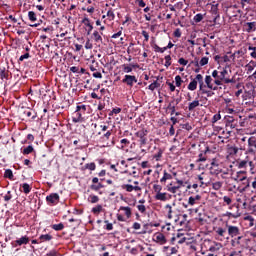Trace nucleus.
<instances>
[{
	"instance_id": "9b49d317",
	"label": "nucleus",
	"mask_w": 256,
	"mask_h": 256,
	"mask_svg": "<svg viewBox=\"0 0 256 256\" xmlns=\"http://www.w3.org/2000/svg\"><path fill=\"white\" fill-rule=\"evenodd\" d=\"M83 25H84V29L86 31V33H91L93 31V25H91V21H89L88 18H85L82 21Z\"/></svg>"
},
{
	"instance_id": "4468645a",
	"label": "nucleus",
	"mask_w": 256,
	"mask_h": 256,
	"mask_svg": "<svg viewBox=\"0 0 256 256\" xmlns=\"http://www.w3.org/2000/svg\"><path fill=\"white\" fill-rule=\"evenodd\" d=\"M244 29L248 33H251V31H256V22H248L244 24Z\"/></svg>"
},
{
	"instance_id": "a211bd4d",
	"label": "nucleus",
	"mask_w": 256,
	"mask_h": 256,
	"mask_svg": "<svg viewBox=\"0 0 256 256\" xmlns=\"http://www.w3.org/2000/svg\"><path fill=\"white\" fill-rule=\"evenodd\" d=\"M196 107H199V100H194L188 105V110L189 111H194Z\"/></svg>"
},
{
	"instance_id": "2eb2a0df",
	"label": "nucleus",
	"mask_w": 256,
	"mask_h": 256,
	"mask_svg": "<svg viewBox=\"0 0 256 256\" xmlns=\"http://www.w3.org/2000/svg\"><path fill=\"white\" fill-rule=\"evenodd\" d=\"M199 83V80H197V77H195V79H193L189 85H188V90L189 91H195V89H197V84Z\"/></svg>"
},
{
	"instance_id": "ddd939ff",
	"label": "nucleus",
	"mask_w": 256,
	"mask_h": 256,
	"mask_svg": "<svg viewBox=\"0 0 256 256\" xmlns=\"http://www.w3.org/2000/svg\"><path fill=\"white\" fill-rule=\"evenodd\" d=\"M177 184L178 186H172V187H169L168 186V191L169 193H177V190L178 189H181V187H184L185 185L183 184V181L182 180H177Z\"/></svg>"
},
{
	"instance_id": "f8f14e48",
	"label": "nucleus",
	"mask_w": 256,
	"mask_h": 256,
	"mask_svg": "<svg viewBox=\"0 0 256 256\" xmlns=\"http://www.w3.org/2000/svg\"><path fill=\"white\" fill-rule=\"evenodd\" d=\"M15 243V247H17V245L19 247H21V245H27L29 243V236H22L21 238L17 239Z\"/></svg>"
},
{
	"instance_id": "423d86ee",
	"label": "nucleus",
	"mask_w": 256,
	"mask_h": 256,
	"mask_svg": "<svg viewBox=\"0 0 256 256\" xmlns=\"http://www.w3.org/2000/svg\"><path fill=\"white\" fill-rule=\"evenodd\" d=\"M227 229H228V235L232 238L237 237V235H241L239 227L237 226L227 225Z\"/></svg>"
},
{
	"instance_id": "3c124183",
	"label": "nucleus",
	"mask_w": 256,
	"mask_h": 256,
	"mask_svg": "<svg viewBox=\"0 0 256 256\" xmlns=\"http://www.w3.org/2000/svg\"><path fill=\"white\" fill-rule=\"evenodd\" d=\"M137 209H138V211H140V213H145V211H147V208L143 204L138 205Z\"/></svg>"
},
{
	"instance_id": "20e7f679",
	"label": "nucleus",
	"mask_w": 256,
	"mask_h": 256,
	"mask_svg": "<svg viewBox=\"0 0 256 256\" xmlns=\"http://www.w3.org/2000/svg\"><path fill=\"white\" fill-rule=\"evenodd\" d=\"M122 83H125L128 87H133V85L137 83V77L133 75H125L122 79Z\"/></svg>"
},
{
	"instance_id": "864d4df0",
	"label": "nucleus",
	"mask_w": 256,
	"mask_h": 256,
	"mask_svg": "<svg viewBox=\"0 0 256 256\" xmlns=\"http://www.w3.org/2000/svg\"><path fill=\"white\" fill-rule=\"evenodd\" d=\"M221 119V114H215L212 118V123H217Z\"/></svg>"
},
{
	"instance_id": "ea45409f",
	"label": "nucleus",
	"mask_w": 256,
	"mask_h": 256,
	"mask_svg": "<svg viewBox=\"0 0 256 256\" xmlns=\"http://www.w3.org/2000/svg\"><path fill=\"white\" fill-rule=\"evenodd\" d=\"M167 109H169V111H171V115H175V105H173V102H170L169 105L167 106Z\"/></svg>"
},
{
	"instance_id": "de8ad7c7",
	"label": "nucleus",
	"mask_w": 256,
	"mask_h": 256,
	"mask_svg": "<svg viewBox=\"0 0 256 256\" xmlns=\"http://www.w3.org/2000/svg\"><path fill=\"white\" fill-rule=\"evenodd\" d=\"M29 57H31V55L29 53H25L23 55L20 56L18 61H25V59H29Z\"/></svg>"
},
{
	"instance_id": "b1692460",
	"label": "nucleus",
	"mask_w": 256,
	"mask_h": 256,
	"mask_svg": "<svg viewBox=\"0 0 256 256\" xmlns=\"http://www.w3.org/2000/svg\"><path fill=\"white\" fill-rule=\"evenodd\" d=\"M22 189H23V193H25L26 195H29V193H31V186L27 183H24L22 185Z\"/></svg>"
},
{
	"instance_id": "7c9ffc66",
	"label": "nucleus",
	"mask_w": 256,
	"mask_h": 256,
	"mask_svg": "<svg viewBox=\"0 0 256 256\" xmlns=\"http://www.w3.org/2000/svg\"><path fill=\"white\" fill-rule=\"evenodd\" d=\"M205 161H207V157H205L203 153H200L198 155V159L196 160V163H205Z\"/></svg>"
},
{
	"instance_id": "f257e3e1",
	"label": "nucleus",
	"mask_w": 256,
	"mask_h": 256,
	"mask_svg": "<svg viewBox=\"0 0 256 256\" xmlns=\"http://www.w3.org/2000/svg\"><path fill=\"white\" fill-rule=\"evenodd\" d=\"M196 79L198 81L199 91L202 93V95H207V97H213V95H215V92L205 90V82H203V75L197 74Z\"/></svg>"
},
{
	"instance_id": "2f4dec72",
	"label": "nucleus",
	"mask_w": 256,
	"mask_h": 256,
	"mask_svg": "<svg viewBox=\"0 0 256 256\" xmlns=\"http://www.w3.org/2000/svg\"><path fill=\"white\" fill-rule=\"evenodd\" d=\"M53 239V236L50 234H44L40 236V241H51Z\"/></svg>"
},
{
	"instance_id": "603ef678",
	"label": "nucleus",
	"mask_w": 256,
	"mask_h": 256,
	"mask_svg": "<svg viewBox=\"0 0 256 256\" xmlns=\"http://www.w3.org/2000/svg\"><path fill=\"white\" fill-rule=\"evenodd\" d=\"M243 239V236H238L234 240H232V243H236V245H241V240Z\"/></svg>"
},
{
	"instance_id": "bf43d9fd",
	"label": "nucleus",
	"mask_w": 256,
	"mask_h": 256,
	"mask_svg": "<svg viewBox=\"0 0 256 256\" xmlns=\"http://www.w3.org/2000/svg\"><path fill=\"white\" fill-rule=\"evenodd\" d=\"M182 129H185L186 131H191L193 127L189 123H186L182 126Z\"/></svg>"
},
{
	"instance_id": "1a4fd4ad",
	"label": "nucleus",
	"mask_w": 256,
	"mask_h": 256,
	"mask_svg": "<svg viewBox=\"0 0 256 256\" xmlns=\"http://www.w3.org/2000/svg\"><path fill=\"white\" fill-rule=\"evenodd\" d=\"M245 174L244 171H239L237 172V174L235 175V177H233L234 181H246V187H249V180H247V176H242Z\"/></svg>"
},
{
	"instance_id": "412c9836",
	"label": "nucleus",
	"mask_w": 256,
	"mask_h": 256,
	"mask_svg": "<svg viewBox=\"0 0 256 256\" xmlns=\"http://www.w3.org/2000/svg\"><path fill=\"white\" fill-rule=\"evenodd\" d=\"M205 18V14L198 13L194 16L193 21L194 23H201L202 19Z\"/></svg>"
},
{
	"instance_id": "4c0bfd02",
	"label": "nucleus",
	"mask_w": 256,
	"mask_h": 256,
	"mask_svg": "<svg viewBox=\"0 0 256 256\" xmlns=\"http://www.w3.org/2000/svg\"><path fill=\"white\" fill-rule=\"evenodd\" d=\"M209 63V58L208 57H203L200 60V67H205Z\"/></svg>"
},
{
	"instance_id": "37998d69",
	"label": "nucleus",
	"mask_w": 256,
	"mask_h": 256,
	"mask_svg": "<svg viewBox=\"0 0 256 256\" xmlns=\"http://www.w3.org/2000/svg\"><path fill=\"white\" fill-rule=\"evenodd\" d=\"M245 167H247V161L246 160H242L238 163V169H245Z\"/></svg>"
},
{
	"instance_id": "473e14b6",
	"label": "nucleus",
	"mask_w": 256,
	"mask_h": 256,
	"mask_svg": "<svg viewBox=\"0 0 256 256\" xmlns=\"http://www.w3.org/2000/svg\"><path fill=\"white\" fill-rule=\"evenodd\" d=\"M4 177H6L7 179H13V171L11 169L5 170Z\"/></svg>"
},
{
	"instance_id": "f704fd0d",
	"label": "nucleus",
	"mask_w": 256,
	"mask_h": 256,
	"mask_svg": "<svg viewBox=\"0 0 256 256\" xmlns=\"http://www.w3.org/2000/svg\"><path fill=\"white\" fill-rule=\"evenodd\" d=\"M122 189H125L128 193H132L133 185H131V184H124V185H122Z\"/></svg>"
},
{
	"instance_id": "a878e982",
	"label": "nucleus",
	"mask_w": 256,
	"mask_h": 256,
	"mask_svg": "<svg viewBox=\"0 0 256 256\" xmlns=\"http://www.w3.org/2000/svg\"><path fill=\"white\" fill-rule=\"evenodd\" d=\"M28 19L30 21H33V22L37 21V14L33 11H29L28 12Z\"/></svg>"
},
{
	"instance_id": "6e6552de",
	"label": "nucleus",
	"mask_w": 256,
	"mask_h": 256,
	"mask_svg": "<svg viewBox=\"0 0 256 256\" xmlns=\"http://www.w3.org/2000/svg\"><path fill=\"white\" fill-rule=\"evenodd\" d=\"M248 152L249 153H256V138L255 137H250L248 139Z\"/></svg>"
},
{
	"instance_id": "79ce46f5",
	"label": "nucleus",
	"mask_w": 256,
	"mask_h": 256,
	"mask_svg": "<svg viewBox=\"0 0 256 256\" xmlns=\"http://www.w3.org/2000/svg\"><path fill=\"white\" fill-rule=\"evenodd\" d=\"M165 67H171V55L165 56Z\"/></svg>"
},
{
	"instance_id": "4d7b16f0",
	"label": "nucleus",
	"mask_w": 256,
	"mask_h": 256,
	"mask_svg": "<svg viewBox=\"0 0 256 256\" xmlns=\"http://www.w3.org/2000/svg\"><path fill=\"white\" fill-rule=\"evenodd\" d=\"M195 201L197 200L194 199L193 196H190L188 199V205H191V207H193V205H195Z\"/></svg>"
},
{
	"instance_id": "e2e57ef3",
	"label": "nucleus",
	"mask_w": 256,
	"mask_h": 256,
	"mask_svg": "<svg viewBox=\"0 0 256 256\" xmlns=\"http://www.w3.org/2000/svg\"><path fill=\"white\" fill-rule=\"evenodd\" d=\"M247 73H251L254 69L253 65H251V62L246 65Z\"/></svg>"
},
{
	"instance_id": "a18cd8bd",
	"label": "nucleus",
	"mask_w": 256,
	"mask_h": 256,
	"mask_svg": "<svg viewBox=\"0 0 256 256\" xmlns=\"http://www.w3.org/2000/svg\"><path fill=\"white\" fill-rule=\"evenodd\" d=\"M77 111H81L83 113H85V111H87V106L86 105H78L76 107Z\"/></svg>"
},
{
	"instance_id": "c9c22d12",
	"label": "nucleus",
	"mask_w": 256,
	"mask_h": 256,
	"mask_svg": "<svg viewBox=\"0 0 256 256\" xmlns=\"http://www.w3.org/2000/svg\"><path fill=\"white\" fill-rule=\"evenodd\" d=\"M123 72L124 73H131V71H133V66H129V65H123L122 66Z\"/></svg>"
},
{
	"instance_id": "bb28decb",
	"label": "nucleus",
	"mask_w": 256,
	"mask_h": 256,
	"mask_svg": "<svg viewBox=\"0 0 256 256\" xmlns=\"http://www.w3.org/2000/svg\"><path fill=\"white\" fill-rule=\"evenodd\" d=\"M85 169H89V171H95L97 169V165L94 162L85 164Z\"/></svg>"
},
{
	"instance_id": "774afa93",
	"label": "nucleus",
	"mask_w": 256,
	"mask_h": 256,
	"mask_svg": "<svg viewBox=\"0 0 256 256\" xmlns=\"http://www.w3.org/2000/svg\"><path fill=\"white\" fill-rule=\"evenodd\" d=\"M212 77H213L214 79H219V71L214 70V71L212 72Z\"/></svg>"
},
{
	"instance_id": "c85d7f7f",
	"label": "nucleus",
	"mask_w": 256,
	"mask_h": 256,
	"mask_svg": "<svg viewBox=\"0 0 256 256\" xmlns=\"http://www.w3.org/2000/svg\"><path fill=\"white\" fill-rule=\"evenodd\" d=\"M216 233L217 235H219L220 237H225V233H227V230H225L222 227H219L216 229Z\"/></svg>"
},
{
	"instance_id": "7ed1b4c3",
	"label": "nucleus",
	"mask_w": 256,
	"mask_h": 256,
	"mask_svg": "<svg viewBox=\"0 0 256 256\" xmlns=\"http://www.w3.org/2000/svg\"><path fill=\"white\" fill-rule=\"evenodd\" d=\"M227 75H229V72L227 71V69H223L219 72L218 79H220V81H223L225 84L235 83V79H229L227 78Z\"/></svg>"
},
{
	"instance_id": "cd10ccee",
	"label": "nucleus",
	"mask_w": 256,
	"mask_h": 256,
	"mask_svg": "<svg viewBox=\"0 0 256 256\" xmlns=\"http://www.w3.org/2000/svg\"><path fill=\"white\" fill-rule=\"evenodd\" d=\"M101 211H103L102 205H97L96 207L92 208V213H94V215L101 213Z\"/></svg>"
},
{
	"instance_id": "338daca9",
	"label": "nucleus",
	"mask_w": 256,
	"mask_h": 256,
	"mask_svg": "<svg viewBox=\"0 0 256 256\" xmlns=\"http://www.w3.org/2000/svg\"><path fill=\"white\" fill-rule=\"evenodd\" d=\"M70 71H71L72 73H79V67H77V66H72V67H70Z\"/></svg>"
},
{
	"instance_id": "e433bc0d",
	"label": "nucleus",
	"mask_w": 256,
	"mask_h": 256,
	"mask_svg": "<svg viewBox=\"0 0 256 256\" xmlns=\"http://www.w3.org/2000/svg\"><path fill=\"white\" fill-rule=\"evenodd\" d=\"M92 39H94L96 41V43H101V41H102L101 34L94 33L92 36Z\"/></svg>"
},
{
	"instance_id": "4be33fe9",
	"label": "nucleus",
	"mask_w": 256,
	"mask_h": 256,
	"mask_svg": "<svg viewBox=\"0 0 256 256\" xmlns=\"http://www.w3.org/2000/svg\"><path fill=\"white\" fill-rule=\"evenodd\" d=\"M205 84L208 88H213V78L211 76H206Z\"/></svg>"
},
{
	"instance_id": "6e6d98bb",
	"label": "nucleus",
	"mask_w": 256,
	"mask_h": 256,
	"mask_svg": "<svg viewBox=\"0 0 256 256\" xmlns=\"http://www.w3.org/2000/svg\"><path fill=\"white\" fill-rule=\"evenodd\" d=\"M8 74L5 72V70L0 71V79H7Z\"/></svg>"
},
{
	"instance_id": "052dcab7",
	"label": "nucleus",
	"mask_w": 256,
	"mask_h": 256,
	"mask_svg": "<svg viewBox=\"0 0 256 256\" xmlns=\"http://www.w3.org/2000/svg\"><path fill=\"white\" fill-rule=\"evenodd\" d=\"M65 33H61V34H57L56 35V39H57V41H63V39L65 38Z\"/></svg>"
},
{
	"instance_id": "393cba45",
	"label": "nucleus",
	"mask_w": 256,
	"mask_h": 256,
	"mask_svg": "<svg viewBox=\"0 0 256 256\" xmlns=\"http://www.w3.org/2000/svg\"><path fill=\"white\" fill-rule=\"evenodd\" d=\"M52 229H54V231H63V229H65V225H63V223L54 224L52 225Z\"/></svg>"
},
{
	"instance_id": "49530a36",
	"label": "nucleus",
	"mask_w": 256,
	"mask_h": 256,
	"mask_svg": "<svg viewBox=\"0 0 256 256\" xmlns=\"http://www.w3.org/2000/svg\"><path fill=\"white\" fill-rule=\"evenodd\" d=\"M223 201L226 203V205H231V203H233V200H231L229 196H224Z\"/></svg>"
},
{
	"instance_id": "aec40b11",
	"label": "nucleus",
	"mask_w": 256,
	"mask_h": 256,
	"mask_svg": "<svg viewBox=\"0 0 256 256\" xmlns=\"http://www.w3.org/2000/svg\"><path fill=\"white\" fill-rule=\"evenodd\" d=\"M159 87H161V84L155 80L153 83H151L149 86H148V89L150 91H155V89H159Z\"/></svg>"
},
{
	"instance_id": "c756f323",
	"label": "nucleus",
	"mask_w": 256,
	"mask_h": 256,
	"mask_svg": "<svg viewBox=\"0 0 256 256\" xmlns=\"http://www.w3.org/2000/svg\"><path fill=\"white\" fill-rule=\"evenodd\" d=\"M32 151H34V148L32 145H29L28 147L23 149V155H30Z\"/></svg>"
},
{
	"instance_id": "09e8293b",
	"label": "nucleus",
	"mask_w": 256,
	"mask_h": 256,
	"mask_svg": "<svg viewBox=\"0 0 256 256\" xmlns=\"http://www.w3.org/2000/svg\"><path fill=\"white\" fill-rule=\"evenodd\" d=\"M104 223H107V225H106V230L107 231H113V224L109 223V220H105Z\"/></svg>"
},
{
	"instance_id": "c03bdc74",
	"label": "nucleus",
	"mask_w": 256,
	"mask_h": 256,
	"mask_svg": "<svg viewBox=\"0 0 256 256\" xmlns=\"http://www.w3.org/2000/svg\"><path fill=\"white\" fill-rule=\"evenodd\" d=\"M107 17L110 21H113V19H115V13L113 12V10H109L107 12Z\"/></svg>"
},
{
	"instance_id": "6ab92c4d",
	"label": "nucleus",
	"mask_w": 256,
	"mask_h": 256,
	"mask_svg": "<svg viewBox=\"0 0 256 256\" xmlns=\"http://www.w3.org/2000/svg\"><path fill=\"white\" fill-rule=\"evenodd\" d=\"M104 187L105 185H103L101 182H98L96 184H92L90 189H92V191H99V189H103Z\"/></svg>"
},
{
	"instance_id": "f3484780",
	"label": "nucleus",
	"mask_w": 256,
	"mask_h": 256,
	"mask_svg": "<svg viewBox=\"0 0 256 256\" xmlns=\"http://www.w3.org/2000/svg\"><path fill=\"white\" fill-rule=\"evenodd\" d=\"M156 201H166L167 193L158 192L155 196Z\"/></svg>"
},
{
	"instance_id": "13d9d810",
	"label": "nucleus",
	"mask_w": 256,
	"mask_h": 256,
	"mask_svg": "<svg viewBox=\"0 0 256 256\" xmlns=\"http://www.w3.org/2000/svg\"><path fill=\"white\" fill-rule=\"evenodd\" d=\"M164 177L166 178V181L173 179V176L167 173V170H164Z\"/></svg>"
},
{
	"instance_id": "9d476101",
	"label": "nucleus",
	"mask_w": 256,
	"mask_h": 256,
	"mask_svg": "<svg viewBox=\"0 0 256 256\" xmlns=\"http://www.w3.org/2000/svg\"><path fill=\"white\" fill-rule=\"evenodd\" d=\"M154 239L157 243H160V245H165V243H167V239L163 233H156Z\"/></svg>"
},
{
	"instance_id": "0eeeda50",
	"label": "nucleus",
	"mask_w": 256,
	"mask_h": 256,
	"mask_svg": "<svg viewBox=\"0 0 256 256\" xmlns=\"http://www.w3.org/2000/svg\"><path fill=\"white\" fill-rule=\"evenodd\" d=\"M85 113L81 112V111H77V108L74 112V116L72 118L73 123H83L85 121V119L83 118V115Z\"/></svg>"
},
{
	"instance_id": "8fccbe9b",
	"label": "nucleus",
	"mask_w": 256,
	"mask_h": 256,
	"mask_svg": "<svg viewBox=\"0 0 256 256\" xmlns=\"http://www.w3.org/2000/svg\"><path fill=\"white\" fill-rule=\"evenodd\" d=\"M166 209H168V219H171L173 216L171 213H173V209L171 208V205L167 204Z\"/></svg>"
},
{
	"instance_id": "5fc2aeb1",
	"label": "nucleus",
	"mask_w": 256,
	"mask_h": 256,
	"mask_svg": "<svg viewBox=\"0 0 256 256\" xmlns=\"http://www.w3.org/2000/svg\"><path fill=\"white\" fill-rule=\"evenodd\" d=\"M178 63L180 65L185 66V65H187V63H189V61H187L185 58H179Z\"/></svg>"
},
{
	"instance_id": "5701e85b",
	"label": "nucleus",
	"mask_w": 256,
	"mask_h": 256,
	"mask_svg": "<svg viewBox=\"0 0 256 256\" xmlns=\"http://www.w3.org/2000/svg\"><path fill=\"white\" fill-rule=\"evenodd\" d=\"M89 203H99V196L91 194L88 197Z\"/></svg>"
},
{
	"instance_id": "a19ab883",
	"label": "nucleus",
	"mask_w": 256,
	"mask_h": 256,
	"mask_svg": "<svg viewBox=\"0 0 256 256\" xmlns=\"http://www.w3.org/2000/svg\"><path fill=\"white\" fill-rule=\"evenodd\" d=\"M153 190L155 191V193H161V191L163 190V187L159 184H154Z\"/></svg>"
},
{
	"instance_id": "58836bf2",
	"label": "nucleus",
	"mask_w": 256,
	"mask_h": 256,
	"mask_svg": "<svg viewBox=\"0 0 256 256\" xmlns=\"http://www.w3.org/2000/svg\"><path fill=\"white\" fill-rule=\"evenodd\" d=\"M175 83H176V87H180L183 83V79L179 75H177L175 77Z\"/></svg>"
},
{
	"instance_id": "680f3d73",
	"label": "nucleus",
	"mask_w": 256,
	"mask_h": 256,
	"mask_svg": "<svg viewBox=\"0 0 256 256\" xmlns=\"http://www.w3.org/2000/svg\"><path fill=\"white\" fill-rule=\"evenodd\" d=\"M46 256H59L56 250H51L46 254Z\"/></svg>"
},
{
	"instance_id": "0e129e2a",
	"label": "nucleus",
	"mask_w": 256,
	"mask_h": 256,
	"mask_svg": "<svg viewBox=\"0 0 256 256\" xmlns=\"http://www.w3.org/2000/svg\"><path fill=\"white\" fill-rule=\"evenodd\" d=\"M111 137V130H108L102 137V139H107L109 140V138Z\"/></svg>"
},
{
	"instance_id": "72a5a7b5",
	"label": "nucleus",
	"mask_w": 256,
	"mask_h": 256,
	"mask_svg": "<svg viewBox=\"0 0 256 256\" xmlns=\"http://www.w3.org/2000/svg\"><path fill=\"white\" fill-rule=\"evenodd\" d=\"M221 187H223V183H221V182H214L212 184V188L214 189V191H219V189H221Z\"/></svg>"
},
{
	"instance_id": "f03ea898",
	"label": "nucleus",
	"mask_w": 256,
	"mask_h": 256,
	"mask_svg": "<svg viewBox=\"0 0 256 256\" xmlns=\"http://www.w3.org/2000/svg\"><path fill=\"white\" fill-rule=\"evenodd\" d=\"M147 133L148 131L145 129H141L135 133V136L140 138V147L147 145Z\"/></svg>"
},
{
	"instance_id": "69168bd1",
	"label": "nucleus",
	"mask_w": 256,
	"mask_h": 256,
	"mask_svg": "<svg viewBox=\"0 0 256 256\" xmlns=\"http://www.w3.org/2000/svg\"><path fill=\"white\" fill-rule=\"evenodd\" d=\"M135 2L138 3L140 7H145L147 5L143 0H135Z\"/></svg>"
},
{
	"instance_id": "dca6fc26",
	"label": "nucleus",
	"mask_w": 256,
	"mask_h": 256,
	"mask_svg": "<svg viewBox=\"0 0 256 256\" xmlns=\"http://www.w3.org/2000/svg\"><path fill=\"white\" fill-rule=\"evenodd\" d=\"M120 211H124L127 219H131V207L129 206H121Z\"/></svg>"
},
{
	"instance_id": "39448f33",
	"label": "nucleus",
	"mask_w": 256,
	"mask_h": 256,
	"mask_svg": "<svg viewBox=\"0 0 256 256\" xmlns=\"http://www.w3.org/2000/svg\"><path fill=\"white\" fill-rule=\"evenodd\" d=\"M46 201L48 205H57V203H59V194L51 193L46 197Z\"/></svg>"
}]
</instances>
